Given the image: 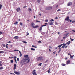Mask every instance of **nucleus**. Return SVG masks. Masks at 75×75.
Masks as SVG:
<instances>
[{
    "label": "nucleus",
    "instance_id": "1",
    "mask_svg": "<svg viewBox=\"0 0 75 75\" xmlns=\"http://www.w3.org/2000/svg\"><path fill=\"white\" fill-rule=\"evenodd\" d=\"M29 59L30 58L29 57H25V58H24V59H23L22 60L21 62L23 63H24L27 60H29Z\"/></svg>",
    "mask_w": 75,
    "mask_h": 75
},
{
    "label": "nucleus",
    "instance_id": "2",
    "mask_svg": "<svg viewBox=\"0 0 75 75\" xmlns=\"http://www.w3.org/2000/svg\"><path fill=\"white\" fill-rule=\"evenodd\" d=\"M43 59H44V58L41 57H38L37 58V61H42Z\"/></svg>",
    "mask_w": 75,
    "mask_h": 75
},
{
    "label": "nucleus",
    "instance_id": "3",
    "mask_svg": "<svg viewBox=\"0 0 75 75\" xmlns=\"http://www.w3.org/2000/svg\"><path fill=\"white\" fill-rule=\"evenodd\" d=\"M52 9V7L49 6V7H46L45 9L47 10H50V9Z\"/></svg>",
    "mask_w": 75,
    "mask_h": 75
},
{
    "label": "nucleus",
    "instance_id": "4",
    "mask_svg": "<svg viewBox=\"0 0 75 75\" xmlns=\"http://www.w3.org/2000/svg\"><path fill=\"white\" fill-rule=\"evenodd\" d=\"M72 3L71 2H69V3H68V4H67V6H70L72 5Z\"/></svg>",
    "mask_w": 75,
    "mask_h": 75
},
{
    "label": "nucleus",
    "instance_id": "5",
    "mask_svg": "<svg viewBox=\"0 0 75 75\" xmlns=\"http://www.w3.org/2000/svg\"><path fill=\"white\" fill-rule=\"evenodd\" d=\"M14 73L17 75H20V72H19L16 71H15L14 72Z\"/></svg>",
    "mask_w": 75,
    "mask_h": 75
},
{
    "label": "nucleus",
    "instance_id": "6",
    "mask_svg": "<svg viewBox=\"0 0 75 75\" xmlns=\"http://www.w3.org/2000/svg\"><path fill=\"white\" fill-rule=\"evenodd\" d=\"M71 61L70 60H68L67 61V62H66V65H68L70 63Z\"/></svg>",
    "mask_w": 75,
    "mask_h": 75
},
{
    "label": "nucleus",
    "instance_id": "7",
    "mask_svg": "<svg viewBox=\"0 0 75 75\" xmlns=\"http://www.w3.org/2000/svg\"><path fill=\"white\" fill-rule=\"evenodd\" d=\"M21 11V10H20V8H17L16 11H17V12H18L19 11Z\"/></svg>",
    "mask_w": 75,
    "mask_h": 75
},
{
    "label": "nucleus",
    "instance_id": "8",
    "mask_svg": "<svg viewBox=\"0 0 75 75\" xmlns=\"http://www.w3.org/2000/svg\"><path fill=\"white\" fill-rule=\"evenodd\" d=\"M35 25V24L33 22L31 24H30V26L32 27H33V26H34Z\"/></svg>",
    "mask_w": 75,
    "mask_h": 75
},
{
    "label": "nucleus",
    "instance_id": "9",
    "mask_svg": "<svg viewBox=\"0 0 75 75\" xmlns=\"http://www.w3.org/2000/svg\"><path fill=\"white\" fill-rule=\"evenodd\" d=\"M34 29H35L36 28L38 27H39V26L38 25H35V26H33V27H32Z\"/></svg>",
    "mask_w": 75,
    "mask_h": 75
},
{
    "label": "nucleus",
    "instance_id": "10",
    "mask_svg": "<svg viewBox=\"0 0 75 75\" xmlns=\"http://www.w3.org/2000/svg\"><path fill=\"white\" fill-rule=\"evenodd\" d=\"M48 24L50 25H53V22H49L48 23Z\"/></svg>",
    "mask_w": 75,
    "mask_h": 75
},
{
    "label": "nucleus",
    "instance_id": "11",
    "mask_svg": "<svg viewBox=\"0 0 75 75\" xmlns=\"http://www.w3.org/2000/svg\"><path fill=\"white\" fill-rule=\"evenodd\" d=\"M70 20V19H69V17L68 16L67 17H66V18L65 19V21H69V20Z\"/></svg>",
    "mask_w": 75,
    "mask_h": 75
},
{
    "label": "nucleus",
    "instance_id": "12",
    "mask_svg": "<svg viewBox=\"0 0 75 75\" xmlns=\"http://www.w3.org/2000/svg\"><path fill=\"white\" fill-rule=\"evenodd\" d=\"M71 43V41H69L68 42H67L66 43V45H69Z\"/></svg>",
    "mask_w": 75,
    "mask_h": 75
},
{
    "label": "nucleus",
    "instance_id": "13",
    "mask_svg": "<svg viewBox=\"0 0 75 75\" xmlns=\"http://www.w3.org/2000/svg\"><path fill=\"white\" fill-rule=\"evenodd\" d=\"M18 38H19V37L18 36H16L14 37V39H18Z\"/></svg>",
    "mask_w": 75,
    "mask_h": 75
},
{
    "label": "nucleus",
    "instance_id": "14",
    "mask_svg": "<svg viewBox=\"0 0 75 75\" xmlns=\"http://www.w3.org/2000/svg\"><path fill=\"white\" fill-rule=\"evenodd\" d=\"M16 68V64H14V70H15Z\"/></svg>",
    "mask_w": 75,
    "mask_h": 75
},
{
    "label": "nucleus",
    "instance_id": "15",
    "mask_svg": "<svg viewBox=\"0 0 75 75\" xmlns=\"http://www.w3.org/2000/svg\"><path fill=\"white\" fill-rule=\"evenodd\" d=\"M28 11H29V12H30L32 10H31V8H28Z\"/></svg>",
    "mask_w": 75,
    "mask_h": 75
},
{
    "label": "nucleus",
    "instance_id": "16",
    "mask_svg": "<svg viewBox=\"0 0 75 75\" xmlns=\"http://www.w3.org/2000/svg\"><path fill=\"white\" fill-rule=\"evenodd\" d=\"M30 61V59H29L27 61V62H26V64H28V63H29Z\"/></svg>",
    "mask_w": 75,
    "mask_h": 75
},
{
    "label": "nucleus",
    "instance_id": "17",
    "mask_svg": "<svg viewBox=\"0 0 75 75\" xmlns=\"http://www.w3.org/2000/svg\"><path fill=\"white\" fill-rule=\"evenodd\" d=\"M62 45V44H61L58 46V48H60L61 47Z\"/></svg>",
    "mask_w": 75,
    "mask_h": 75
},
{
    "label": "nucleus",
    "instance_id": "18",
    "mask_svg": "<svg viewBox=\"0 0 75 75\" xmlns=\"http://www.w3.org/2000/svg\"><path fill=\"white\" fill-rule=\"evenodd\" d=\"M65 64L64 63H62L61 64V65L62 66H65Z\"/></svg>",
    "mask_w": 75,
    "mask_h": 75
},
{
    "label": "nucleus",
    "instance_id": "19",
    "mask_svg": "<svg viewBox=\"0 0 75 75\" xmlns=\"http://www.w3.org/2000/svg\"><path fill=\"white\" fill-rule=\"evenodd\" d=\"M24 57L26 58V57H28V55H24Z\"/></svg>",
    "mask_w": 75,
    "mask_h": 75
},
{
    "label": "nucleus",
    "instance_id": "20",
    "mask_svg": "<svg viewBox=\"0 0 75 75\" xmlns=\"http://www.w3.org/2000/svg\"><path fill=\"white\" fill-rule=\"evenodd\" d=\"M18 22L16 21V22L14 23V25H17L18 24Z\"/></svg>",
    "mask_w": 75,
    "mask_h": 75
},
{
    "label": "nucleus",
    "instance_id": "21",
    "mask_svg": "<svg viewBox=\"0 0 75 75\" xmlns=\"http://www.w3.org/2000/svg\"><path fill=\"white\" fill-rule=\"evenodd\" d=\"M40 0H37V2L39 4H40Z\"/></svg>",
    "mask_w": 75,
    "mask_h": 75
},
{
    "label": "nucleus",
    "instance_id": "22",
    "mask_svg": "<svg viewBox=\"0 0 75 75\" xmlns=\"http://www.w3.org/2000/svg\"><path fill=\"white\" fill-rule=\"evenodd\" d=\"M46 26H47V25H41V27H43Z\"/></svg>",
    "mask_w": 75,
    "mask_h": 75
},
{
    "label": "nucleus",
    "instance_id": "23",
    "mask_svg": "<svg viewBox=\"0 0 75 75\" xmlns=\"http://www.w3.org/2000/svg\"><path fill=\"white\" fill-rule=\"evenodd\" d=\"M10 62L11 63L13 64V60H11Z\"/></svg>",
    "mask_w": 75,
    "mask_h": 75
},
{
    "label": "nucleus",
    "instance_id": "24",
    "mask_svg": "<svg viewBox=\"0 0 75 75\" xmlns=\"http://www.w3.org/2000/svg\"><path fill=\"white\" fill-rule=\"evenodd\" d=\"M2 46H3V47H6V45H5V44H2Z\"/></svg>",
    "mask_w": 75,
    "mask_h": 75
},
{
    "label": "nucleus",
    "instance_id": "25",
    "mask_svg": "<svg viewBox=\"0 0 75 75\" xmlns=\"http://www.w3.org/2000/svg\"><path fill=\"white\" fill-rule=\"evenodd\" d=\"M30 50L33 51H35V49H34L33 48H31V49H30Z\"/></svg>",
    "mask_w": 75,
    "mask_h": 75
},
{
    "label": "nucleus",
    "instance_id": "26",
    "mask_svg": "<svg viewBox=\"0 0 75 75\" xmlns=\"http://www.w3.org/2000/svg\"><path fill=\"white\" fill-rule=\"evenodd\" d=\"M22 42L24 43L25 44H27V43L26 42H25V41H22Z\"/></svg>",
    "mask_w": 75,
    "mask_h": 75
},
{
    "label": "nucleus",
    "instance_id": "27",
    "mask_svg": "<svg viewBox=\"0 0 75 75\" xmlns=\"http://www.w3.org/2000/svg\"><path fill=\"white\" fill-rule=\"evenodd\" d=\"M50 21L51 22H52V21H54V20L53 19H52L51 20H50Z\"/></svg>",
    "mask_w": 75,
    "mask_h": 75
},
{
    "label": "nucleus",
    "instance_id": "28",
    "mask_svg": "<svg viewBox=\"0 0 75 75\" xmlns=\"http://www.w3.org/2000/svg\"><path fill=\"white\" fill-rule=\"evenodd\" d=\"M33 75H37V74L35 72H34V73H33Z\"/></svg>",
    "mask_w": 75,
    "mask_h": 75
},
{
    "label": "nucleus",
    "instance_id": "29",
    "mask_svg": "<svg viewBox=\"0 0 75 75\" xmlns=\"http://www.w3.org/2000/svg\"><path fill=\"white\" fill-rule=\"evenodd\" d=\"M42 27H41L40 28V29H39V30L41 31V30H42Z\"/></svg>",
    "mask_w": 75,
    "mask_h": 75
},
{
    "label": "nucleus",
    "instance_id": "30",
    "mask_svg": "<svg viewBox=\"0 0 75 75\" xmlns=\"http://www.w3.org/2000/svg\"><path fill=\"white\" fill-rule=\"evenodd\" d=\"M13 58H14V59H16L17 58V57L16 56H15L13 57Z\"/></svg>",
    "mask_w": 75,
    "mask_h": 75
},
{
    "label": "nucleus",
    "instance_id": "31",
    "mask_svg": "<svg viewBox=\"0 0 75 75\" xmlns=\"http://www.w3.org/2000/svg\"><path fill=\"white\" fill-rule=\"evenodd\" d=\"M50 69H49L47 71V72L48 73H50Z\"/></svg>",
    "mask_w": 75,
    "mask_h": 75
},
{
    "label": "nucleus",
    "instance_id": "32",
    "mask_svg": "<svg viewBox=\"0 0 75 75\" xmlns=\"http://www.w3.org/2000/svg\"><path fill=\"white\" fill-rule=\"evenodd\" d=\"M4 69V68L3 67H1L0 68V70H3Z\"/></svg>",
    "mask_w": 75,
    "mask_h": 75
},
{
    "label": "nucleus",
    "instance_id": "33",
    "mask_svg": "<svg viewBox=\"0 0 75 75\" xmlns=\"http://www.w3.org/2000/svg\"><path fill=\"white\" fill-rule=\"evenodd\" d=\"M64 45V46L65 47V46H66L67 45V44H65L64 43V44H62V45Z\"/></svg>",
    "mask_w": 75,
    "mask_h": 75
},
{
    "label": "nucleus",
    "instance_id": "34",
    "mask_svg": "<svg viewBox=\"0 0 75 75\" xmlns=\"http://www.w3.org/2000/svg\"><path fill=\"white\" fill-rule=\"evenodd\" d=\"M38 42L41 43L42 42L41 41H38Z\"/></svg>",
    "mask_w": 75,
    "mask_h": 75
},
{
    "label": "nucleus",
    "instance_id": "35",
    "mask_svg": "<svg viewBox=\"0 0 75 75\" xmlns=\"http://www.w3.org/2000/svg\"><path fill=\"white\" fill-rule=\"evenodd\" d=\"M4 53V52L0 51V54L1 53Z\"/></svg>",
    "mask_w": 75,
    "mask_h": 75
},
{
    "label": "nucleus",
    "instance_id": "36",
    "mask_svg": "<svg viewBox=\"0 0 75 75\" xmlns=\"http://www.w3.org/2000/svg\"><path fill=\"white\" fill-rule=\"evenodd\" d=\"M41 65H42V63H40L39 64H38V66H41Z\"/></svg>",
    "mask_w": 75,
    "mask_h": 75
},
{
    "label": "nucleus",
    "instance_id": "37",
    "mask_svg": "<svg viewBox=\"0 0 75 75\" xmlns=\"http://www.w3.org/2000/svg\"><path fill=\"white\" fill-rule=\"evenodd\" d=\"M45 22H48V20L47 19H46L45 20Z\"/></svg>",
    "mask_w": 75,
    "mask_h": 75
},
{
    "label": "nucleus",
    "instance_id": "38",
    "mask_svg": "<svg viewBox=\"0 0 75 75\" xmlns=\"http://www.w3.org/2000/svg\"><path fill=\"white\" fill-rule=\"evenodd\" d=\"M49 48H50V49H52V46H49Z\"/></svg>",
    "mask_w": 75,
    "mask_h": 75
},
{
    "label": "nucleus",
    "instance_id": "39",
    "mask_svg": "<svg viewBox=\"0 0 75 75\" xmlns=\"http://www.w3.org/2000/svg\"><path fill=\"white\" fill-rule=\"evenodd\" d=\"M2 5H0V10L1 9V8H2Z\"/></svg>",
    "mask_w": 75,
    "mask_h": 75
},
{
    "label": "nucleus",
    "instance_id": "40",
    "mask_svg": "<svg viewBox=\"0 0 75 75\" xmlns=\"http://www.w3.org/2000/svg\"><path fill=\"white\" fill-rule=\"evenodd\" d=\"M27 35L26 36H27L28 35H29V33H28V32H27Z\"/></svg>",
    "mask_w": 75,
    "mask_h": 75
},
{
    "label": "nucleus",
    "instance_id": "41",
    "mask_svg": "<svg viewBox=\"0 0 75 75\" xmlns=\"http://www.w3.org/2000/svg\"><path fill=\"white\" fill-rule=\"evenodd\" d=\"M61 11V9H59L57 10V12Z\"/></svg>",
    "mask_w": 75,
    "mask_h": 75
},
{
    "label": "nucleus",
    "instance_id": "42",
    "mask_svg": "<svg viewBox=\"0 0 75 75\" xmlns=\"http://www.w3.org/2000/svg\"><path fill=\"white\" fill-rule=\"evenodd\" d=\"M17 60L18 62L19 61V58H17Z\"/></svg>",
    "mask_w": 75,
    "mask_h": 75
},
{
    "label": "nucleus",
    "instance_id": "43",
    "mask_svg": "<svg viewBox=\"0 0 75 75\" xmlns=\"http://www.w3.org/2000/svg\"><path fill=\"white\" fill-rule=\"evenodd\" d=\"M20 24L21 25H22L23 24L21 22H20Z\"/></svg>",
    "mask_w": 75,
    "mask_h": 75
},
{
    "label": "nucleus",
    "instance_id": "44",
    "mask_svg": "<svg viewBox=\"0 0 75 75\" xmlns=\"http://www.w3.org/2000/svg\"><path fill=\"white\" fill-rule=\"evenodd\" d=\"M21 56H22V54H21V53L20 54V56L21 57Z\"/></svg>",
    "mask_w": 75,
    "mask_h": 75
},
{
    "label": "nucleus",
    "instance_id": "45",
    "mask_svg": "<svg viewBox=\"0 0 75 75\" xmlns=\"http://www.w3.org/2000/svg\"><path fill=\"white\" fill-rule=\"evenodd\" d=\"M15 59V62H16V63H17L16 59Z\"/></svg>",
    "mask_w": 75,
    "mask_h": 75
},
{
    "label": "nucleus",
    "instance_id": "46",
    "mask_svg": "<svg viewBox=\"0 0 75 75\" xmlns=\"http://www.w3.org/2000/svg\"><path fill=\"white\" fill-rule=\"evenodd\" d=\"M58 24L57 23V22H55V25H58Z\"/></svg>",
    "mask_w": 75,
    "mask_h": 75
},
{
    "label": "nucleus",
    "instance_id": "47",
    "mask_svg": "<svg viewBox=\"0 0 75 75\" xmlns=\"http://www.w3.org/2000/svg\"><path fill=\"white\" fill-rule=\"evenodd\" d=\"M40 22V21H36V22L37 23H38V22Z\"/></svg>",
    "mask_w": 75,
    "mask_h": 75
},
{
    "label": "nucleus",
    "instance_id": "48",
    "mask_svg": "<svg viewBox=\"0 0 75 75\" xmlns=\"http://www.w3.org/2000/svg\"><path fill=\"white\" fill-rule=\"evenodd\" d=\"M48 61V60H46V61L45 62V63H46Z\"/></svg>",
    "mask_w": 75,
    "mask_h": 75
},
{
    "label": "nucleus",
    "instance_id": "49",
    "mask_svg": "<svg viewBox=\"0 0 75 75\" xmlns=\"http://www.w3.org/2000/svg\"><path fill=\"white\" fill-rule=\"evenodd\" d=\"M7 43H11V42L10 41H9V42H7Z\"/></svg>",
    "mask_w": 75,
    "mask_h": 75
},
{
    "label": "nucleus",
    "instance_id": "50",
    "mask_svg": "<svg viewBox=\"0 0 75 75\" xmlns=\"http://www.w3.org/2000/svg\"><path fill=\"white\" fill-rule=\"evenodd\" d=\"M35 72V70H33V73H34H34Z\"/></svg>",
    "mask_w": 75,
    "mask_h": 75
},
{
    "label": "nucleus",
    "instance_id": "51",
    "mask_svg": "<svg viewBox=\"0 0 75 75\" xmlns=\"http://www.w3.org/2000/svg\"><path fill=\"white\" fill-rule=\"evenodd\" d=\"M70 39L71 40V41H72L74 40V39H72L71 38Z\"/></svg>",
    "mask_w": 75,
    "mask_h": 75
},
{
    "label": "nucleus",
    "instance_id": "52",
    "mask_svg": "<svg viewBox=\"0 0 75 75\" xmlns=\"http://www.w3.org/2000/svg\"><path fill=\"white\" fill-rule=\"evenodd\" d=\"M55 19H58V18H57V17H55Z\"/></svg>",
    "mask_w": 75,
    "mask_h": 75
},
{
    "label": "nucleus",
    "instance_id": "53",
    "mask_svg": "<svg viewBox=\"0 0 75 75\" xmlns=\"http://www.w3.org/2000/svg\"><path fill=\"white\" fill-rule=\"evenodd\" d=\"M75 23V21H72V23Z\"/></svg>",
    "mask_w": 75,
    "mask_h": 75
},
{
    "label": "nucleus",
    "instance_id": "54",
    "mask_svg": "<svg viewBox=\"0 0 75 75\" xmlns=\"http://www.w3.org/2000/svg\"><path fill=\"white\" fill-rule=\"evenodd\" d=\"M66 37H63V39H65V38H66Z\"/></svg>",
    "mask_w": 75,
    "mask_h": 75
},
{
    "label": "nucleus",
    "instance_id": "55",
    "mask_svg": "<svg viewBox=\"0 0 75 75\" xmlns=\"http://www.w3.org/2000/svg\"><path fill=\"white\" fill-rule=\"evenodd\" d=\"M61 51V50H59V52H58V54H59V52H60Z\"/></svg>",
    "mask_w": 75,
    "mask_h": 75
},
{
    "label": "nucleus",
    "instance_id": "56",
    "mask_svg": "<svg viewBox=\"0 0 75 75\" xmlns=\"http://www.w3.org/2000/svg\"><path fill=\"white\" fill-rule=\"evenodd\" d=\"M15 51H19V50H14Z\"/></svg>",
    "mask_w": 75,
    "mask_h": 75
},
{
    "label": "nucleus",
    "instance_id": "57",
    "mask_svg": "<svg viewBox=\"0 0 75 75\" xmlns=\"http://www.w3.org/2000/svg\"><path fill=\"white\" fill-rule=\"evenodd\" d=\"M2 34V32L0 31V35H1Z\"/></svg>",
    "mask_w": 75,
    "mask_h": 75
},
{
    "label": "nucleus",
    "instance_id": "58",
    "mask_svg": "<svg viewBox=\"0 0 75 75\" xmlns=\"http://www.w3.org/2000/svg\"><path fill=\"white\" fill-rule=\"evenodd\" d=\"M70 56H71V58H72V57H73L74 56V55H73V56H71V55H70Z\"/></svg>",
    "mask_w": 75,
    "mask_h": 75
},
{
    "label": "nucleus",
    "instance_id": "59",
    "mask_svg": "<svg viewBox=\"0 0 75 75\" xmlns=\"http://www.w3.org/2000/svg\"><path fill=\"white\" fill-rule=\"evenodd\" d=\"M26 7H27V6H24V7H23V8H26Z\"/></svg>",
    "mask_w": 75,
    "mask_h": 75
},
{
    "label": "nucleus",
    "instance_id": "60",
    "mask_svg": "<svg viewBox=\"0 0 75 75\" xmlns=\"http://www.w3.org/2000/svg\"><path fill=\"white\" fill-rule=\"evenodd\" d=\"M67 59H68V58L67 57L65 58V60H67Z\"/></svg>",
    "mask_w": 75,
    "mask_h": 75
},
{
    "label": "nucleus",
    "instance_id": "61",
    "mask_svg": "<svg viewBox=\"0 0 75 75\" xmlns=\"http://www.w3.org/2000/svg\"><path fill=\"white\" fill-rule=\"evenodd\" d=\"M56 53V51H54V52H53V53L55 54V53Z\"/></svg>",
    "mask_w": 75,
    "mask_h": 75
},
{
    "label": "nucleus",
    "instance_id": "62",
    "mask_svg": "<svg viewBox=\"0 0 75 75\" xmlns=\"http://www.w3.org/2000/svg\"><path fill=\"white\" fill-rule=\"evenodd\" d=\"M3 65L1 64H0V66H2Z\"/></svg>",
    "mask_w": 75,
    "mask_h": 75
},
{
    "label": "nucleus",
    "instance_id": "63",
    "mask_svg": "<svg viewBox=\"0 0 75 75\" xmlns=\"http://www.w3.org/2000/svg\"><path fill=\"white\" fill-rule=\"evenodd\" d=\"M64 47H65V46H62V48H64Z\"/></svg>",
    "mask_w": 75,
    "mask_h": 75
},
{
    "label": "nucleus",
    "instance_id": "64",
    "mask_svg": "<svg viewBox=\"0 0 75 75\" xmlns=\"http://www.w3.org/2000/svg\"><path fill=\"white\" fill-rule=\"evenodd\" d=\"M49 52H51V50H50V49H49Z\"/></svg>",
    "mask_w": 75,
    "mask_h": 75
}]
</instances>
